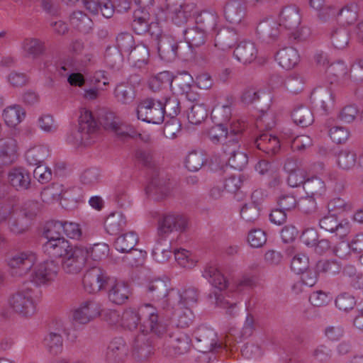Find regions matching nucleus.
<instances>
[{
    "mask_svg": "<svg viewBox=\"0 0 363 363\" xmlns=\"http://www.w3.org/2000/svg\"><path fill=\"white\" fill-rule=\"evenodd\" d=\"M147 294L154 301H162V305L164 309H169V282L168 280L155 279L150 281L147 286Z\"/></svg>",
    "mask_w": 363,
    "mask_h": 363,
    "instance_id": "20",
    "label": "nucleus"
},
{
    "mask_svg": "<svg viewBox=\"0 0 363 363\" xmlns=\"http://www.w3.org/2000/svg\"><path fill=\"white\" fill-rule=\"evenodd\" d=\"M276 60L281 67L289 69L294 67L298 64L299 55L295 48L286 47L277 52Z\"/></svg>",
    "mask_w": 363,
    "mask_h": 363,
    "instance_id": "35",
    "label": "nucleus"
},
{
    "mask_svg": "<svg viewBox=\"0 0 363 363\" xmlns=\"http://www.w3.org/2000/svg\"><path fill=\"white\" fill-rule=\"evenodd\" d=\"M116 49L123 55L130 54L135 46L133 36L129 33H121L116 38Z\"/></svg>",
    "mask_w": 363,
    "mask_h": 363,
    "instance_id": "59",
    "label": "nucleus"
},
{
    "mask_svg": "<svg viewBox=\"0 0 363 363\" xmlns=\"http://www.w3.org/2000/svg\"><path fill=\"white\" fill-rule=\"evenodd\" d=\"M149 55V48L144 44L135 45L130 54L128 55L129 60L138 67L147 64Z\"/></svg>",
    "mask_w": 363,
    "mask_h": 363,
    "instance_id": "55",
    "label": "nucleus"
},
{
    "mask_svg": "<svg viewBox=\"0 0 363 363\" xmlns=\"http://www.w3.org/2000/svg\"><path fill=\"white\" fill-rule=\"evenodd\" d=\"M138 240V235L135 232L130 231L118 237L114 246L118 252L126 253L135 247Z\"/></svg>",
    "mask_w": 363,
    "mask_h": 363,
    "instance_id": "50",
    "label": "nucleus"
},
{
    "mask_svg": "<svg viewBox=\"0 0 363 363\" xmlns=\"http://www.w3.org/2000/svg\"><path fill=\"white\" fill-rule=\"evenodd\" d=\"M131 357L129 344L121 337L112 339L107 347L106 358L116 363H125Z\"/></svg>",
    "mask_w": 363,
    "mask_h": 363,
    "instance_id": "19",
    "label": "nucleus"
},
{
    "mask_svg": "<svg viewBox=\"0 0 363 363\" xmlns=\"http://www.w3.org/2000/svg\"><path fill=\"white\" fill-rule=\"evenodd\" d=\"M184 36L186 40V49L190 51L191 49L199 48L206 43L207 33L203 28L198 26L188 28L184 30Z\"/></svg>",
    "mask_w": 363,
    "mask_h": 363,
    "instance_id": "31",
    "label": "nucleus"
},
{
    "mask_svg": "<svg viewBox=\"0 0 363 363\" xmlns=\"http://www.w3.org/2000/svg\"><path fill=\"white\" fill-rule=\"evenodd\" d=\"M247 6L241 0H230L224 6L225 19L231 23H241L245 18Z\"/></svg>",
    "mask_w": 363,
    "mask_h": 363,
    "instance_id": "26",
    "label": "nucleus"
},
{
    "mask_svg": "<svg viewBox=\"0 0 363 363\" xmlns=\"http://www.w3.org/2000/svg\"><path fill=\"white\" fill-rule=\"evenodd\" d=\"M139 6L133 13L132 28L138 35L148 33L151 38L158 37L160 35V28L157 23L147 21L149 17V9L152 6L153 0H134Z\"/></svg>",
    "mask_w": 363,
    "mask_h": 363,
    "instance_id": "6",
    "label": "nucleus"
},
{
    "mask_svg": "<svg viewBox=\"0 0 363 363\" xmlns=\"http://www.w3.org/2000/svg\"><path fill=\"white\" fill-rule=\"evenodd\" d=\"M109 278L106 272L100 267H92L87 270L83 277L84 289L89 294H95L105 289Z\"/></svg>",
    "mask_w": 363,
    "mask_h": 363,
    "instance_id": "16",
    "label": "nucleus"
},
{
    "mask_svg": "<svg viewBox=\"0 0 363 363\" xmlns=\"http://www.w3.org/2000/svg\"><path fill=\"white\" fill-rule=\"evenodd\" d=\"M98 129V124L91 112L82 108L80 111L78 128L67 135V141L75 146L89 145L94 142Z\"/></svg>",
    "mask_w": 363,
    "mask_h": 363,
    "instance_id": "5",
    "label": "nucleus"
},
{
    "mask_svg": "<svg viewBox=\"0 0 363 363\" xmlns=\"http://www.w3.org/2000/svg\"><path fill=\"white\" fill-rule=\"evenodd\" d=\"M50 156V149L47 145H40L28 149L25 158L30 165L41 164Z\"/></svg>",
    "mask_w": 363,
    "mask_h": 363,
    "instance_id": "40",
    "label": "nucleus"
},
{
    "mask_svg": "<svg viewBox=\"0 0 363 363\" xmlns=\"http://www.w3.org/2000/svg\"><path fill=\"white\" fill-rule=\"evenodd\" d=\"M238 40L236 30L230 28H223L218 30L215 35V46L223 50L233 48Z\"/></svg>",
    "mask_w": 363,
    "mask_h": 363,
    "instance_id": "30",
    "label": "nucleus"
},
{
    "mask_svg": "<svg viewBox=\"0 0 363 363\" xmlns=\"http://www.w3.org/2000/svg\"><path fill=\"white\" fill-rule=\"evenodd\" d=\"M198 298L199 291L194 287H188L182 292L172 289L169 291V308H174L175 306L191 308L197 303Z\"/></svg>",
    "mask_w": 363,
    "mask_h": 363,
    "instance_id": "18",
    "label": "nucleus"
},
{
    "mask_svg": "<svg viewBox=\"0 0 363 363\" xmlns=\"http://www.w3.org/2000/svg\"><path fill=\"white\" fill-rule=\"evenodd\" d=\"M167 333V325H166V331L160 336V345L162 347V352L166 356L173 357L177 354H182L186 352L191 346V340L189 335L176 330L173 333Z\"/></svg>",
    "mask_w": 363,
    "mask_h": 363,
    "instance_id": "7",
    "label": "nucleus"
},
{
    "mask_svg": "<svg viewBox=\"0 0 363 363\" xmlns=\"http://www.w3.org/2000/svg\"><path fill=\"white\" fill-rule=\"evenodd\" d=\"M40 300V290L23 286L9 297V305L16 315L22 318L29 319L37 313Z\"/></svg>",
    "mask_w": 363,
    "mask_h": 363,
    "instance_id": "3",
    "label": "nucleus"
},
{
    "mask_svg": "<svg viewBox=\"0 0 363 363\" xmlns=\"http://www.w3.org/2000/svg\"><path fill=\"white\" fill-rule=\"evenodd\" d=\"M240 216L246 223H252L258 220L260 216V206L255 203H245L240 209Z\"/></svg>",
    "mask_w": 363,
    "mask_h": 363,
    "instance_id": "60",
    "label": "nucleus"
},
{
    "mask_svg": "<svg viewBox=\"0 0 363 363\" xmlns=\"http://www.w3.org/2000/svg\"><path fill=\"white\" fill-rule=\"evenodd\" d=\"M87 250L85 246L77 245L72 248L62 259V270L66 274H76L84 267L87 259Z\"/></svg>",
    "mask_w": 363,
    "mask_h": 363,
    "instance_id": "14",
    "label": "nucleus"
},
{
    "mask_svg": "<svg viewBox=\"0 0 363 363\" xmlns=\"http://www.w3.org/2000/svg\"><path fill=\"white\" fill-rule=\"evenodd\" d=\"M338 167L343 170H350L357 164V155L349 150H341L337 157Z\"/></svg>",
    "mask_w": 363,
    "mask_h": 363,
    "instance_id": "56",
    "label": "nucleus"
},
{
    "mask_svg": "<svg viewBox=\"0 0 363 363\" xmlns=\"http://www.w3.org/2000/svg\"><path fill=\"white\" fill-rule=\"evenodd\" d=\"M71 26L75 30L82 33H89L94 26L92 20L81 11H74L69 17Z\"/></svg>",
    "mask_w": 363,
    "mask_h": 363,
    "instance_id": "39",
    "label": "nucleus"
},
{
    "mask_svg": "<svg viewBox=\"0 0 363 363\" xmlns=\"http://www.w3.org/2000/svg\"><path fill=\"white\" fill-rule=\"evenodd\" d=\"M113 96L117 102L121 104H130L135 97L134 86L129 83H120L113 91Z\"/></svg>",
    "mask_w": 363,
    "mask_h": 363,
    "instance_id": "42",
    "label": "nucleus"
},
{
    "mask_svg": "<svg viewBox=\"0 0 363 363\" xmlns=\"http://www.w3.org/2000/svg\"><path fill=\"white\" fill-rule=\"evenodd\" d=\"M137 162L150 169H155L157 163L152 152L147 149H138L135 154Z\"/></svg>",
    "mask_w": 363,
    "mask_h": 363,
    "instance_id": "64",
    "label": "nucleus"
},
{
    "mask_svg": "<svg viewBox=\"0 0 363 363\" xmlns=\"http://www.w3.org/2000/svg\"><path fill=\"white\" fill-rule=\"evenodd\" d=\"M358 6L355 3H350L337 11L335 8L330 16H340L345 23L352 24L357 19Z\"/></svg>",
    "mask_w": 363,
    "mask_h": 363,
    "instance_id": "53",
    "label": "nucleus"
},
{
    "mask_svg": "<svg viewBox=\"0 0 363 363\" xmlns=\"http://www.w3.org/2000/svg\"><path fill=\"white\" fill-rule=\"evenodd\" d=\"M256 35L262 43H274L281 35L280 25L273 19L264 20L258 23Z\"/></svg>",
    "mask_w": 363,
    "mask_h": 363,
    "instance_id": "22",
    "label": "nucleus"
},
{
    "mask_svg": "<svg viewBox=\"0 0 363 363\" xmlns=\"http://www.w3.org/2000/svg\"><path fill=\"white\" fill-rule=\"evenodd\" d=\"M165 108L163 104L155 99H146L142 101L137 107L138 118L143 121L160 124L163 122Z\"/></svg>",
    "mask_w": 363,
    "mask_h": 363,
    "instance_id": "12",
    "label": "nucleus"
},
{
    "mask_svg": "<svg viewBox=\"0 0 363 363\" xmlns=\"http://www.w3.org/2000/svg\"><path fill=\"white\" fill-rule=\"evenodd\" d=\"M166 11L172 21L177 25H182L196 12L194 3L186 2L185 0H166Z\"/></svg>",
    "mask_w": 363,
    "mask_h": 363,
    "instance_id": "13",
    "label": "nucleus"
},
{
    "mask_svg": "<svg viewBox=\"0 0 363 363\" xmlns=\"http://www.w3.org/2000/svg\"><path fill=\"white\" fill-rule=\"evenodd\" d=\"M350 249L354 253H362L363 252V233H357L350 242H344L340 243L335 249L336 256L344 258L347 254L342 252V249Z\"/></svg>",
    "mask_w": 363,
    "mask_h": 363,
    "instance_id": "48",
    "label": "nucleus"
},
{
    "mask_svg": "<svg viewBox=\"0 0 363 363\" xmlns=\"http://www.w3.org/2000/svg\"><path fill=\"white\" fill-rule=\"evenodd\" d=\"M193 345L203 353V360L214 361L216 354L223 352L226 345L218 340L216 333L205 325L198 327L193 333Z\"/></svg>",
    "mask_w": 363,
    "mask_h": 363,
    "instance_id": "4",
    "label": "nucleus"
},
{
    "mask_svg": "<svg viewBox=\"0 0 363 363\" xmlns=\"http://www.w3.org/2000/svg\"><path fill=\"white\" fill-rule=\"evenodd\" d=\"M17 142L12 138L0 140V167L13 164L17 159Z\"/></svg>",
    "mask_w": 363,
    "mask_h": 363,
    "instance_id": "27",
    "label": "nucleus"
},
{
    "mask_svg": "<svg viewBox=\"0 0 363 363\" xmlns=\"http://www.w3.org/2000/svg\"><path fill=\"white\" fill-rule=\"evenodd\" d=\"M333 119H328L325 126L328 128V135L330 139L337 144H342L347 141L350 138L348 128L341 125H333Z\"/></svg>",
    "mask_w": 363,
    "mask_h": 363,
    "instance_id": "43",
    "label": "nucleus"
},
{
    "mask_svg": "<svg viewBox=\"0 0 363 363\" xmlns=\"http://www.w3.org/2000/svg\"><path fill=\"white\" fill-rule=\"evenodd\" d=\"M30 221L20 211H16L7 223L9 232L13 235H19L26 233L30 228Z\"/></svg>",
    "mask_w": 363,
    "mask_h": 363,
    "instance_id": "38",
    "label": "nucleus"
},
{
    "mask_svg": "<svg viewBox=\"0 0 363 363\" xmlns=\"http://www.w3.org/2000/svg\"><path fill=\"white\" fill-rule=\"evenodd\" d=\"M280 80L287 91L291 94H298L303 89L305 81L302 76L298 74H292L288 76L284 80L279 77H275Z\"/></svg>",
    "mask_w": 363,
    "mask_h": 363,
    "instance_id": "54",
    "label": "nucleus"
},
{
    "mask_svg": "<svg viewBox=\"0 0 363 363\" xmlns=\"http://www.w3.org/2000/svg\"><path fill=\"white\" fill-rule=\"evenodd\" d=\"M241 100L245 104L254 105L259 111H263L265 107L262 106L261 102L267 101L268 97L255 88H248L242 92Z\"/></svg>",
    "mask_w": 363,
    "mask_h": 363,
    "instance_id": "44",
    "label": "nucleus"
},
{
    "mask_svg": "<svg viewBox=\"0 0 363 363\" xmlns=\"http://www.w3.org/2000/svg\"><path fill=\"white\" fill-rule=\"evenodd\" d=\"M293 121L301 127L311 125L314 121L313 115L310 108L305 106H300L294 109L291 113Z\"/></svg>",
    "mask_w": 363,
    "mask_h": 363,
    "instance_id": "52",
    "label": "nucleus"
},
{
    "mask_svg": "<svg viewBox=\"0 0 363 363\" xmlns=\"http://www.w3.org/2000/svg\"><path fill=\"white\" fill-rule=\"evenodd\" d=\"M256 147L269 156L278 153L281 148L280 141L277 136L268 133H262L255 141Z\"/></svg>",
    "mask_w": 363,
    "mask_h": 363,
    "instance_id": "29",
    "label": "nucleus"
},
{
    "mask_svg": "<svg viewBox=\"0 0 363 363\" xmlns=\"http://www.w3.org/2000/svg\"><path fill=\"white\" fill-rule=\"evenodd\" d=\"M26 111L20 105H12L6 108L3 111L5 123L10 127H15L25 118Z\"/></svg>",
    "mask_w": 363,
    "mask_h": 363,
    "instance_id": "45",
    "label": "nucleus"
},
{
    "mask_svg": "<svg viewBox=\"0 0 363 363\" xmlns=\"http://www.w3.org/2000/svg\"><path fill=\"white\" fill-rule=\"evenodd\" d=\"M101 304L94 301H85L72 313V319L79 324H86L101 315Z\"/></svg>",
    "mask_w": 363,
    "mask_h": 363,
    "instance_id": "21",
    "label": "nucleus"
},
{
    "mask_svg": "<svg viewBox=\"0 0 363 363\" xmlns=\"http://www.w3.org/2000/svg\"><path fill=\"white\" fill-rule=\"evenodd\" d=\"M86 9L92 14H98L101 11L102 16L106 18H111L115 10L119 13L127 11L130 8L129 0H82Z\"/></svg>",
    "mask_w": 363,
    "mask_h": 363,
    "instance_id": "10",
    "label": "nucleus"
},
{
    "mask_svg": "<svg viewBox=\"0 0 363 363\" xmlns=\"http://www.w3.org/2000/svg\"><path fill=\"white\" fill-rule=\"evenodd\" d=\"M69 242L64 238L51 239L43 245V251L49 257L52 259H62L72 248Z\"/></svg>",
    "mask_w": 363,
    "mask_h": 363,
    "instance_id": "23",
    "label": "nucleus"
},
{
    "mask_svg": "<svg viewBox=\"0 0 363 363\" xmlns=\"http://www.w3.org/2000/svg\"><path fill=\"white\" fill-rule=\"evenodd\" d=\"M280 27L294 30L298 28L301 23V15L298 9L295 6L285 7L279 16Z\"/></svg>",
    "mask_w": 363,
    "mask_h": 363,
    "instance_id": "32",
    "label": "nucleus"
},
{
    "mask_svg": "<svg viewBox=\"0 0 363 363\" xmlns=\"http://www.w3.org/2000/svg\"><path fill=\"white\" fill-rule=\"evenodd\" d=\"M126 225V219L121 213L116 212L110 214L105 220L104 226L110 235H116L123 230Z\"/></svg>",
    "mask_w": 363,
    "mask_h": 363,
    "instance_id": "49",
    "label": "nucleus"
},
{
    "mask_svg": "<svg viewBox=\"0 0 363 363\" xmlns=\"http://www.w3.org/2000/svg\"><path fill=\"white\" fill-rule=\"evenodd\" d=\"M128 284L123 281H115L108 291L109 300L116 304H122L130 296Z\"/></svg>",
    "mask_w": 363,
    "mask_h": 363,
    "instance_id": "41",
    "label": "nucleus"
},
{
    "mask_svg": "<svg viewBox=\"0 0 363 363\" xmlns=\"http://www.w3.org/2000/svg\"><path fill=\"white\" fill-rule=\"evenodd\" d=\"M59 264L54 260H45L37 264L30 274V281L36 286L49 285L57 278Z\"/></svg>",
    "mask_w": 363,
    "mask_h": 363,
    "instance_id": "15",
    "label": "nucleus"
},
{
    "mask_svg": "<svg viewBox=\"0 0 363 363\" xmlns=\"http://www.w3.org/2000/svg\"><path fill=\"white\" fill-rule=\"evenodd\" d=\"M169 182L163 177L156 174L146 187V194L153 200L160 201L169 194Z\"/></svg>",
    "mask_w": 363,
    "mask_h": 363,
    "instance_id": "25",
    "label": "nucleus"
},
{
    "mask_svg": "<svg viewBox=\"0 0 363 363\" xmlns=\"http://www.w3.org/2000/svg\"><path fill=\"white\" fill-rule=\"evenodd\" d=\"M152 39L155 42L160 58L164 61L172 62L177 57L184 58L188 55L184 51L186 49L185 43H177L171 36L162 35L161 30L158 37H152Z\"/></svg>",
    "mask_w": 363,
    "mask_h": 363,
    "instance_id": "9",
    "label": "nucleus"
},
{
    "mask_svg": "<svg viewBox=\"0 0 363 363\" xmlns=\"http://www.w3.org/2000/svg\"><path fill=\"white\" fill-rule=\"evenodd\" d=\"M203 277L219 291H213L210 294L208 297L212 303H214L216 307L226 310V313L233 316L237 313V303L228 298L229 296L226 291L228 282L220 270L213 265H208L204 268Z\"/></svg>",
    "mask_w": 363,
    "mask_h": 363,
    "instance_id": "2",
    "label": "nucleus"
},
{
    "mask_svg": "<svg viewBox=\"0 0 363 363\" xmlns=\"http://www.w3.org/2000/svg\"><path fill=\"white\" fill-rule=\"evenodd\" d=\"M235 104V99L233 96H228L225 103L222 106H215L211 111V117L218 123L223 124L228 122L232 116V107Z\"/></svg>",
    "mask_w": 363,
    "mask_h": 363,
    "instance_id": "37",
    "label": "nucleus"
},
{
    "mask_svg": "<svg viewBox=\"0 0 363 363\" xmlns=\"http://www.w3.org/2000/svg\"><path fill=\"white\" fill-rule=\"evenodd\" d=\"M123 55L116 48H107L104 55L105 62L109 68L118 70L122 67Z\"/></svg>",
    "mask_w": 363,
    "mask_h": 363,
    "instance_id": "57",
    "label": "nucleus"
},
{
    "mask_svg": "<svg viewBox=\"0 0 363 363\" xmlns=\"http://www.w3.org/2000/svg\"><path fill=\"white\" fill-rule=\"evenodd\" d=\"M233 54L238 61L243 64H249L257 58L258 50L255 43L242 41L235 48Z\"/></svg>",
    "mask_w": 363,
    "mask_h": 363,
    "instance_id": "28",
    "label": "nucleus"
},
{
    "mask_svg": "<svg viewBox=\"0 0 363 363\" xmlns=\"http://www.w3.org/2000/svg\"><path fill=\"white\" fill-rule=\"evenodd\" d=\"M139 324L142 331L157 337L166 331V323L159 318L157 308L150 303L143 304L138 309L128 308L122 313L121 328L133 330Z\"/></svg>",
    "mask_w": 363,
    "mask_h": 363,
    "instance_id": "1",
    "label": "nucleus"
},
{
    "mask_svg": "<svg viewBox=\"0 0 363 363\" xmlns=\"http://www.w3.org/2000/svg\"><path fill=\"white\" fill-rule=\"evenodd\" d=\"M157 345L160 348V342L156 343L150 334L142 331L132 340L131 357L137 362H147L154 355Z\"/></svg>",
    "mask_w": 363,
    "mask_h": 363,
    "instance_id": "8",
    "label": "nucleus"
},
{
    "mask_svg": "<svg viewBox=\"0 0 363 363\" xmlns=\"http://www.w3.org/2000/svg\"><path fill=\"white\" fill-rule=\"evenodd\" d=\"M8 179L16 190H26L30 187V177L29 172L23 168H14L8 174Z\"/></svg>",
    "mask_w": 363,
    "mask_h": 363,
    "instance_id": "34",
    "label": "nucleus"
},
{
    "mask_svg": "<svg viewBox=\"0 0 363 363\" xmlns=\"http://www.w3.org/2000/svg\"><path fill=\"white\" fill-rule=\"evenodd\" d=\"M87 250V258L89 257L94 261H101L107 257L109 247L106 243H96L93 246L85 247Z\"/></svg>",
    "mask_w": 363,
    "mask_h": 363,
    "instance_id": "63",
    "label": "nucleus"
},
{
    "mask_svg": "<svg viewBox=\"0 0 363 363\" xmlns=\"http://www.w3.org/2000/svg\"><path fill=\"white\" fill-rule=\"evenodd\" d=\"M208 116V109L203 104H194L187 114L189 122L194 125L200 124Z\"/></svg>",
    "mask_w": 363,
    "mask_h": 363,
    "instance_id": "58",
    "label": "nucleus"
},
{
    "mask_svg": "<svg viewBox=\"0 0 363 363\" xmlns=\"http://www.w3.org/2000/svg\"><path fill=\"white\" fill-rule=\"evenodd\" d=\"M187 220L182 215L167 214L162 216L158 222V237L166 238L173 231L183 232L187 228Z\"/></svg>",
    "mask_w": 363,
    "mask_h": 363,
    "instance_id": "17",
    "label": "nucleus"
},
{
    "mask_svg": "<svg viewBox=\"0 0 363 363\" xmlns=\"http://www.w3.org/2000/svg\"><path fill=\"white\" fill-rule=\"evenodd\" d=\"M172 312V318L177 323V327L186 328L193 322L194 313L191 308L175 306Z\"/></svg>",
    "mask_w": 363,
    "mask_h": 363,
    "instance_id": "51",
    "label": "nucleus"
},
{
    "mask_svg": "<svg viewBox=\"0 0 363 363\" xmlns=\"http://www.w3.org/2000/svg\"><path fill=\"white\" fill-rule=\"evenodd\" d=\"M206 162L201 151L194 150L189 153L185 160L186 167L191 172H196L201 168Z\"/></svg>",
    "mask_w": 363,
    "mask_h": 363,
    "instance_id": "61",
    "label": "nucleus"
},
{
    "mask_svg": "<svg viewBox=\"0 0 363 363\" xmlns=\"http://www.w3.org/2000/svg\"><path fill=\"white\" fill-rule=\"evenodd\" d=\"M171 243L163 237H158L152 250L153 259L159 263H164L172 257Z\"/></svg>",
    "mask_w": 363,
    "mask_h": 363,
    "instance_id": "36",
    "label": "nucleus"
},
{
    "mask_svg": "<svg viewBox=\"0 0 363 363\" xmlns=\"http://www.w3.org/2000/svg\"><path fill=\"white\" fill-rule=\"evenodd\" d=\"M6 261L13 274L22 277L30 272L38 261V257L31 250L18 251L9 255Z\"/></svg>",
    "mask_w": 363,
    "mask_h": 363,
    "instance_id": "11",
    "label": "nucleus"
},
{
    "mask_svg": "<svg viewBox=\"0 0 363 363\" xmlns=\"http://www.w3.org/2000/svg\"><path fill=\"white\" fill-rule=\"evenodd\" d=\"M303 189L306 195L315 199L323 196L326 191L325 182L317 177L308 178L303 184Z\"/></svg>",
    "mask_w": 363,
    "mask_h": 363,
    "instance_id": "46",
    "label": "nucleus"
},
{
    "mask_svg": "<svg viewBox=\"0 0 363 363\" xmlns=\"http://www.w3.org/2000/svg\"><path fill=\"white\" fill-rule=\"evenodd\" d=\"M43 345L52 355H58L63 351V337L59 332H50L43 339Z\"/></svg>",
    "mask_w": 363,
    "mask_h": 363,
    "instance_id": "47",
    "label": "nucleus"
},
{
    "mask_svg": "<svg viewBox=\"0 0 363 363\" xmlns=\"http://www.w3.org/2000/svg\"><path fill=\"white\" fill-rule=\"evenodd\" d=\"M246 125L244 121H238L231 127L230 135L223 140L221 151L226 156H230L240 149V135L245 130Z\"/></svg>",
    "mask_w": 363,
    "mask_h": 363,
    "instance_id": "24",
    "label": "nucleus"
},
{
    "mask_svg": "<svg viewBox=\"0 0 363 363\" xmlns=\"http://www.w3.org/2000/svg\"><path fill=\"white\" fill-rule=\"evenodd\" d=\"M21 49L27 57L38 58L45 52V42L36 38H26L21 43Z\"/></svg>",
    "mask_w": 363,
    "mask_h": 363,
    "instance_id": "33",
    "label": "nucleus"
},
{
    "mask_svg": "<svg viewBox=\"0 0 363 363\" xmlns=\"http://www.w3.org/2000/svg\"><path fill=\"white\" fill-rule=\"evenodd\" d=\"M341 269V264L336 260L322 259L316 264V271L328 275L337 274Z\"/></svg>",
    "mask_w": 363,
    "mask_h": 363,
    "instance_id": "62",
    "label": "nucleus"
}]
</instances>
